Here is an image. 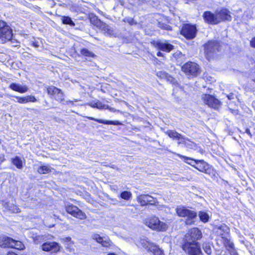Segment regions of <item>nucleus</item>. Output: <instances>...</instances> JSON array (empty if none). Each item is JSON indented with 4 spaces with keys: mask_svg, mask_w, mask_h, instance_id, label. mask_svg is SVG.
I'll return each instance as SVG.
<instances>
[{
    "mask_svg": "<svg viewBox=\"0 0 255 255\" xmlns=\"http://www.w3.org/2000/svg\"><path fill=\"white\" fill-rule=\"evenodd\" d=\"M145 225L152 230L158 232H165L168 228V225L166 223L160 221L155 216L147 218L144 221Z\"/></svg>",
    "mask_w": 255,
    "mask_h": 255,
    "instance_id": "nucleus-1",
    "label": "nucleus"
},
{
    "mask_svg": "<svg viewBox=\"0 0 255 255\" xmlns=\"http://www.w3.org/2000/svg\"><path fill=\"white\" fill-rule=\"evenodd\" d=\"M176 211L179 216L186 218L185 221L186 224L191 225L195 222L197 213L195 211L182 206L177 207Z\"/></svg>",
    "mask_w": 255,
    "mask_h": 255,
    "instance_id": "nucleus-2",
    "label": "nucleus"
},
{
    "mask_svg": "<svg viewBox=\"0 0 255 255\" xmlns=\"http://www.w3.org/2000/svg\"><path fill=\"white\" fill-rule=\"evenodd\" d=\"M183 250L189 255H202L199 244L198 242H190V239L187 238V242L182 246Z\"/></svg>",
    "mask_w": 255,
    "mask_h": 255,
    "instance_id": "nucleus-3",
    "label": "nucleus"
},
{
    "mask_svg": "<svg viewBox=\"0 0 255 255\" xmlns=\"http://www.w3.org/2000/svg\"><path fill=\"white\" fill-rule=\"evenodd\" d=\"M220 48L219 43L216 41H209L204 45L206 57L209 60L212 59L214 54L219 51Z\"/></svg>",
    "mask_w": 255,
    "mask_h": 255,
    "instance_id": "nucleus-4",
    "label": "nucleus"
},
{
    "mask_svg": "<svg viewBox=\"0 0 255 255\" xmlns=\"http://www.w3.org/2000/svg\"><path fill=\"white\" fill-rule=\"evenodd\" d=\"M13 34L10 27L5 22L0 21V39L3 42H5L12 39Z\"/></svg>",
    "mask_w": 255,
    "mask_h": 255,
    "instance_id": "nucleus-5",
    "label": "nucleus"
},
{
    "mask_svg": "<svg viewBox=\"0 0 255 255\" xmlns=\"http://www.w3.org/2000/svg\"><path fill=\"white\" fill-rule=\"evenodd\" d=\"M196 31L195 25L186 24L182 27L181 33L187 39H191L195 37Z\"/></svg>",
    "mask_w": 255,
    "mask_h": 255,
    "instance_id": "nucleus-6",
    "label": "nucleus"
},
{
    "mask_svg": "<svg viewBox=\"0 0 255 255\" xmlns=\"http://www.w3.org/2000/svg\"><path fill=\"white\" fill-rule=\"evenodd\" d=\"M65 209L68 213L77 218L81 220L86 218V214L75 205L72 204L67 205L66 206Z\"/></svg>",
    "mask_w": 255,
    "mask_h": 255,
    "instance_id": "nucleus-7",
    "label": "nucleus"
},
{
    "mask_svg": "<svg viewBox=\"0 0 255 255\" xmlns=\"http://www.w3.org/2000/svg\"><path fill=\"white\" fill-rule=\"evenodd\" d=\"M202 100L209 107L214 109L218 108L221 104L219 100L215 97L208 94H203L202 96Z\"/></svg>",
    "mask_w": 255,
    "mask_h": 255,
    "instance_id": "nucleus-8",
    "label": "nucleus"
},
{
    "mask_svg": "<svg viewBox=\"0 0 255 255\" xmlns=\"http://www.w3.org/2000/svg\"><path fill=\"white\" fill-rule=\"evenodd\" d=\"M151 44L155 48L166 52H169L173 49V46L166 40L153 41Z\"/></svg>",
    "mask_w": 255,
    "mask_h": 255,
    "instance_id": "nucleus-9",
    "label": "nucleus"
},
{
    "mask_svg": "<svg viewBox=\"0 0 255 255\" xmlns=\"http://www.w3.org/2000/svg\"><path fill=\"white\" fill-rule=\"evenodd\" d=\"M182 69L187 75L195 76L198 72L199 68L196 63L190 62L185 64L182 67Z\"/></svg>",
    "mask_w": 255,
    "mask_h": 255,
    "instance_id": "nucleus-10",
    "label": "nucleus"
},
{
    "mask_svg": "<svg viewBox=\"0 0 255 255\" xmlns=\"http://www.w3.org/2000/svg\"><path fill=\"white\" fill-rule=\"evenodd\" d=\"M95 25L102 30L105 34L110 36H116L117 33L112 27H110L105 23L102 22L99 19H97Z\"/></svg>",
    "mask_w": 255,
    "mask_h": 255,
    "instance_id": "nucleus-11",
    "label": "nucleus"
},
{
    "mask_svg": "<svg viewBox=\"0 0 255 255\" xmlns=\"http://www.w3.org/2000/svg\"><path fill=\"white\" fill-rule=\"evenodd\" d=\"M61 248L60 245L55 242H46L41 246V249L45 252H50L51 253H58Z\"/></svg>",
    "mask_w": 255,
    "mask_h": 255,
    "instance_id": "nucleus-12",
    "label": "nucleus"
},
{
    "mask_svg": "<svg viewBox=\"0 0 255 255\" xmlns=\"http://www.w3.org/2000/svg\"><path fill=\"white\" fill-rule=\"evenodd\" d=\"M137 200L141 206H145L147 204L155 205L157 203V200L148 195H140L137 197Z\"/></svg>",
    "mask_w": 255,
    "mask_h": 255,
    "instance_id": "nucleus-13",
    "label": "nucleus"
},
{
    "mask_svg": "<svg viewBox=\"0 0 255 255\" xmlns=\"http://www.w3.org/2000/svg\"><path fill=\"white\" fill-rule=\"evenodd\" d=\"M202 237L201 231L197 228H193L189 230L188 233L185 236V241L187 242V238L190 239L191 242H197Z\"/></svg>",
    "mask_w": 255,
    "mask_h": 255,
    "instance_id": "nucleus-14",
    "label": "nucleus"
},
{
    "mask_svg": "<svg viewBox=\"0 0 255 255\" xmlns=\"http://www.w3.org/2000/svg\"><path fill=\"white\" fill-rule=\"evenodd\" d=\"M218 231H224V233H220V235L222 238L224 239V244L227 247L233 249L234 246L233 243L227 239L228 235L230 231L229 228L226 225H222L218 228Z\"/></svg>",
    "mask_w": 255,
    "mask_h": 255,
    "instance_id": "nucleus-15",
    "label": "nucleus"
},
{
    "mask_svg": "<svg viewBox=\"0 0 255 255\" xmlns=\"http://www.w3.org/2000/svg\"><path fill=\"white\" fill-rule=\"evenodd\" d=\"M218 23L223 20L230 21L232 17L230 15V12L226 8H223L221 10L216 11Z\"/></svg>",
    "mask_w": 255,
    "mask_h": 255,
    "instance_id": "nucleus-16",
    "label": "nucleus"
},
{
    "mask_svg": "<svg viewBox=\"0 0 255 255\" xmlns=\"http://www.w3.org/2000/svg\"><path fill=\"white\" fill-rule=\"evenodd\" d=\"M136 246L139 248H143L146 249L148 252L150 251V249L152 248L154 244L150 243L145 238H140L137 240L135 242Z\"/></svg>",
    "mask_w": 255,
    "mask_h": 255,
    "instance_id": "nucleus-17",
    "label": "nucleus"
},
{
    "mask_svg": "<svg viewBox=\"0 0 255 255\" xmlns=\"http://www.w3.org/2000/svg\"><path fill=\"white\" fill-rule=\"evenodd\" d=\"M203 17L205 21L208 23L212 24L218 23L216 12L214 14L211 11H206L203 14Z\"/></svg>",
    "mask_w": 255,
    "mask_h": 255,
    "instance_id": "nucleus-18",
    "label": "nucleus"
},
{
    "mask_svg": "<svg viewBox=\"0 0 255 255\" xmlns=\"http://www.w3.org/2000/svg\"><path fill=\"white\" fill-rule=\"evenodd\" d=\"M1 205L3 208V211L4 212H9L10 213H14L20 212L19 208L12 204H10L8 203L3 201H2Z\"/></svg>",
    "mask_w": 255,
    "mask_h": 255,
    "instance_id": "nucleus-19",
    "label": "nucleus"
},
{
    "mask_svg": "<svg viewBox=\"0 0 255 255\" xmlns=\"http://www.w3.org/2000/svg\"><path fill=\"white\" fill-rule=\"evenodd\" d=\"M194 167L201 172L208 173L209 165L203 160H197Z\"/></svg>",
    "mask_w": 255,
    "mask_h": 255,
    "instance_id": "nucleus-20",
    "label": "nucleus"
},
{
    "mask_svg": "<svg viewBox=\"0 0 255 255\" xmlns=\"http://www.w3.org/2000/svg\"><path fill=\"white\" fill-rule=\"evenodd\" d=\"M92 238L98 243H100L103 246L107 247L111 245V241L108 238L104 239L97 234H93Z\"/></svg>",
    "mask_w": 255,
    "mask_h": 255,
    "instance_id": "nucleus-21",
    "label": "nucleus"
},
{
    "mask_svg": "<svg viewBox=\"0 0 255 255\" xmlns=\"http://www.w3.org/2000/svg\"><path fill=\"white\" fill-rule=\"evenodd\" d=\"M13 239L6 236L0 237V247L2 248H11L12 246Z\"/></svg>",
    "mask_w": 255,
    "mask_h": 255,
    "instance_id": "nucleus-22",
    "label": "nucleus"
},
{
    "mask_svg": "<svg viewBox=\"0 0 255 255\" xmlns=\"http://www.w3.org/2000/svg\"><path fill=\"white\" fill-rule=\"evenodd\" d=\"M9 88L15 91L21 93H24L28 91V87L26 85H22L16 83H11L9 85Z\"/></svg>",
    "mask_w": 255,
    "mask_h": 255,
    "instance_id": "nucleus-23",
    "label": "nucleus"
},
{
    "mask_svg": "<svg viewBox=\"0 0 255 255\" xmlns=\"http://www.w3.org/2000/svg\"><path fill=\"white\" fill-rule=\"evenodd\" d=\"M17 99V102L20 104H24L28 103L29 102H34L36 101V99L34 96H28L26 97H15Z\"/></svg>",
    "mask_w": 255,
    "mask_h": 255,
    "instance_id": "nucleus-24",
    "label": "nucleus"
},
{
    "mask_svg": "<svg viewBox=\"0 0 255 255\" xmlns=\"http://www.w3.org/2000/svg\"><path fill=\"white\" fill-rule=\"evenodd\" d=\"M165 133L173 139L178 140L179 141H180L183 136L176 131L173 130H167L165 131Z\"/></svg>",
    "mask_w": 255,
    "mask_h": 255,
    "instance_id": "nucleus-25",
    "label": "nucleus"
},
{
    "mask_svg": "<svg viewBox=\"0 0 255 255\" xmlns=\"http://www.w3.org/2000/svg\"><path fill=\"white\" fill-rule=\"evenodd\" d=\"M90 120H94L100 124H104L106 125H118L119 122L118 121H105L101 119H96L92 117L88 118Z\"/></svg>",
    "mask_w": 255,
    "mask_h": 255,
    "instance_id": "nucleus-26",
    "label": "nucleus"
},
{
    "mask_svg": "<svg viewBox=\"0 0 255 255\" xmlns=\"http://www.w3.org/2000/svg\"><path fill=\"white\" fill-rule=\"evenodd\" d=\"M12 162L18 169H21L23 167V161L21 158L18 156L12 159Z\"/></svg>",
    "mask_w": 255,
    "mask_h": 255,
    "instance_id": "nucleus-27",
    "label": "nucleus"
},
{
    "mask_svg": "<svg viewBox=\"0 0 255 255\" xmlns=\"http://www.w3.org/2000/svg\"><path fill=\"white\" fill-rule=\"evenodd\" d=\"M149 252L152 253L153 255H164L163 251L154 244Z\"/></svg>",
    "mask_w": 255,
    "mask_h": 255,
    "instance_id": "nucleus-28",
    "label": "nucleus"
},
{
    "mask_svg": "<svg viewBox=\"0 0 255 255\" xmlns=\"http://www.w3.org/2000/svg\"><path fill=\"white\" fill-rule=\"evenodd\" d=\"M178 144H183L185 145L186 146L192 147L193 146L194 143L190 141L189 139L186 138L184 136H182L180 141H178Z\"/></svg>",
    "mask_w": 255,
    "mask_h": 255,
    "instance_id": "nucleus-29",
    "label": "nucleus"
},
{
    "mask_svg": "<svg viewBox=\"0 0 255 255\" xmlns=\"http://www.w3.org/2000/svg\"><path fill=\"white\" fill-rule=\"evenodd\" d=\"M59 89L54 86H51L47 88V91L49 95L52 96L54 98L57 94L59 92Z\"/></svg>",
    "mask_w": 255,
    "mask_h": 255,
    "instance_id": "nucleus-30",
    "label": "nucleus"
},
{
    "mask_svg": "<svg viewBox=\"0 0 255 255\" xmlns=\"http://www.w3.org/2000/svg\"><path fill=\"white\" fill-rule=\"evenodd\" d=\"M97 109L99 110H104V109H108L110 111L114 112V109L110 107L108 105L103 104L102 102H101L100 101H97Z\"/></svg>",
    "mask_w": 255,
    "mask_h": 255,
    "instance_id": "nucleus-31",
    "label": "nucleus"
},
{
    "mask_svg": "<svg viewBox=\"0 0 255 255\" xmlns=\"http://www.w3.org/2000/svg\"><path fill=\"white\" fill-rule=\"evenodd\" d=\"M11 248H14L18 250H22L24 249V245L20 241L13 240V243H12Z\"/></svg>",
    "mask_w": 255,
    "mask_h": 255,
    "instance_id": "nucleus-32",
    "label": "nucleus"
},
{
    "mask_svg": "<svg viewBox=\"0 0 255 255\" xmlns=\"http://www.w3.org/2000/svg\"><path fill=\"white\" fill-rule=\"evenodd\" d=\"M37 171L40 174H47L51 172V168L47 165L41 166L37 169Z\"/></svg>",
    "mask_w": 255,
    "mask_h": 255,
    "instance_id": "nucleus-33",
    "label": "nucleus"
},
{
    "mask_svg": "<svg viewBox=\"0 0 255 255\" xmlns=\"http://www.w3.org/2000/svg\"><path fill=\"white\" fill-rule=\"evenodd\" d=\"M120 197L126 200H129L132 197L131 193L129 191H123L120 194Z\"/></svg>",
    "mask_w": 255,
    "mask_h": 255,
    "instance_id": "nucleus-34",
    "label": "nucleus"
},
{
    "mask_svg": "<svg viewBox=\"0 0 255 255\" xmlns=\"http://www.w3.org/2000/svg\"><path fill=\"white\" fill-rule=\"evenodd\" d=\"M199 217L201 221L204 223L207 222L209 218L208 214L206 212L202 211L199 212Z\"/></svg>",
    "mask_w": 255,
    "mask_h": 255,
    "instance_id": "nucleus-35",
    "label": "nucleus"
},
{
    "mask_svg": "<svg viewBox=\"0 0 255 255\" xmlns=\"http://www.w3.org/2000/svg\"><path fill=\"white\" fill-rule=\"evenodd\" d=\"M81 53L82 55L86 57H94L95 56V55L92 52L86 48L81 49Z\"/></svg>",
    "mask_w": 255,
    "mask_h": 255,
    "instance_id": "nucleus-36",
    "label": "nucleus"
},
{
    "mask_svg": "<svg viewBox=\"0 0 255 255\" xmlns=\"http://www.w3.org/2000/svg\"><path fill=\"white\" fill-rule=\"evenodd\" d=\"M177 155L180 157H182V158L185 159L186 163L192 165L193 167L194 166V165L197 161V160H194L191 158L186 157L182 156L179 154H177Z\"/></svg>",
    "mask_w": 255,
    "mask_h": 255,
    "instance_id": "nucleus-37",
    "label": "nucleus"
},
{
    "mask_svg": "<svg viewBox=\"0 0 255 255\" xmlns=\"http://www.w3.org/2000/svg\"><path fill=\"white\" fill-rule=\"evenodd\" d=\"M157 75L158 77H160L162 78H165L168 81H172L173 80V78L169 75H168L166 73L163 72H159L157 73Z\"/></svg>",
    "mask_w": 255,
    "mask_h": 255,
    "instance_id": "nucleus-38",
    "label": "nucleus"
},
{
    "mask_svg": "<svg viewBox=\"0 0 255 255\" xmlns=\"http://www.w3.org/2000/svg\"><path fill=\"white\" fill-rule=\"evenodd\" d=\"M203 249L205 252L208 255H211L212 253V250L210 246L208 243H204L203 244Z\"/></svg>",
    "mask_w": 255,
    "mask_h": 255,
    "instance_id": "nucleus-39",
    "label": "nucleus"
},
{
    "mask_svg": "<svg viewBox=\"0 0 255 255\" xmlns=\"http://www.w3.org/2000/svg\"><path fill=\"white\" fill-rule=\"evenodd\" d=\"M62 21L64 24H69L72 26H74L75 25L73 21L72 20L71 18L68 16H64L62 19Z\"/></svg>",
    "mask_w": 255,
    "mask_h": 255,
    "instance_id": "nucleus-40",
    "label": "nucleus"
},
{
    "mask_svg": "<svg viewBox=\"0 0 255 255\" xmlns=\"http://www.w3.org/2000/svg\"><path fill=\"white\" fill-rule=\"evenodd\" d=\"M32 239L34 243L38 244L43 241V237L42 236L35 235L32 237Z\"/></svg>",
    "mask_w": 255,
    "mask_h": 255,
    "instance_id": "nucleus-41",
    "label": "nucleus"
},
{
    "mask_svg": "<svg viewBox=\"0 0 255 255\" xmlns=\"http://www.w3.org/2000/svg\"><path fill=\"white\" fill-rule=\"evenodd\" d=\"M55 99L59 102H62L64 100V95L62 91L60 89L59 92L54 97Z\"/></svg>",
    "mask_w": 255,
    "mask_h": 255,
    "instance_id": "nucleus-42",
    "label": "nucleus"
},
{
    "mask_svg": "<svg viewBox=\"0 0 255 255\" xmlns=\"http://www.w3.org/2000/svg\"><path fill=\"white\" fill-rule=\"evenodd\" d=\"M62 240L63 241V242L64 243H66V244L65 245L67 246H69L71 244L73 243L71 241V239L70 237L65 238L64 239H62Z\"/></svg>",
    "mask_w": 255,
    "mask_h": 255,
    "instance_id": "nucleus-43",
    "label": "nucleus"
},
{
    "mask_svg": "<svg viewBox=\"0 0 255 255\" xmlns=\"http://www.w3.org/2000/svg\"><path fill=\"white\" fill-rule=\"evenodd\" d=\"M97 101L98 100H95V101H91V102H89L88 104V105L89 106H90V107H92V108H96V107H97Z\"/></svg>",
    "mask_w": 255,
    "mask_h": 255,
    "instance_id": "nucleus-44",
    "label": "nucleus"
},
{
    "mask_svg": "<svg viewBox=\"0 0 255 255\" xmlns=\"http://www.w3.org/2000/svg\"><path fill=\"white\" fill-rule=\"evenodd\" d=\"M250 45L252 47L255 48V37H253L250 41Z\"/></svg>",
    "mask_w": 255,
    "mask_h": 255,
    "instance_id": "nucleus-45",
    "label": "nucleus"
},
{
    "mask_svg": "<svg viewBox=\"0 0 255 255\" xmlns=\"http://www.w3.org/2000/svg\"><path fill=\"white\" fill-rule=\"evenodd\" d=\"M227 97H228V98L229 100L233 99H234V95H233V94H230L229 95H228Z\"/></svg>",
    "mask_w": 255,
    "mask_h": 255,
    "instance_id": "nucleus-46",
    "label": "nucleus"
},
{
    "mask_svg": "<svg viewBox=\"0 0 255 255\" xmlns=\"http://www.w3.org/2000/svg\"><path fill=\"white\" fill-rule=\"evenodd\" d=\"M162 28L167 30H171L170 26L168 25H165V26H163Z\"/></svg>",
    "mask_w": 255,
    "mask_h": 255,
    "instance_id": "nucleus-47",
    "label": "nucleus"
},
{
    "mask_svg": "<svg viewBox=\"0 0 255 255\" xmlns=\"http://www.w3.org/2000/svg\"><path fill=\"white\" fill-rule=\"evenodd\" d=\"M32 44H33V46H34L35 47H38L39 46L38 42H33Z\"/></svg>",
    "mask_w": 255,
    "mask_h": 255,
    "instance_id": "nucleus-48",
    "label": "nucleus"
},
{
    "mask_svg": "<svg viewBox=\"0 0 255 255\" xmlns=\"http://www.w3.org/2000/svg\"><path fill=\"white\" fill-rule=\"evenodd\" d=\"M157 56H163V54L160 51L157 53Z\"/></svg>",
    "mask_w": 255,
    "mask_h": 255,
    "instance_id": "nucleus-49",
    "label": "nucleus"
},
{
    "mask_svg": "<svg viewBox=\"0 0 255 255\" xmlns=\"http://www.w3.org/2000/svg\"><path fill=\"white\" fill-rule=\"evenodd\" d=\"M138 0V2L139 3V4H141L144 1V0Z\"/></svg>",
    "mask_w": 255,
    "mask_h": 255,
    "instance_id": "nucleus-50",
    "label": "nucleus"
},
{
    "mask_svg": "<svg viewBox=\"0 0 255 255\" xmlns=\"http://www.w3.org/2000/svg\"><path fill=\"white\" fill-rule=\"evenodd\" d=\"M246 132H247V133H248L249 135H251V132H250V131L249 129H247L246 130Z\"/></svg>",
    "mask_w": 255,
    "mask_h": 255,
    "instance_id": "nucleus-51",
    "label": "nucleus"
},
{
    "mask_svg": "<svg viewBox=\"0 0 255 255\" xmlns=\"http://www.w3.org/2000/svg\"><path fill=\"white\" fill-rule=\"evenodd\" d=\"M128 22H129L130 24H133V19H131L130 21H128Z\"/></svg>",
    "mask_w": 255,
    "mask_h": 255,
    "instance_id": "nucleus-52",
    "label": "nucleus"
},
{
    "mask_svg": "<svg viewBox=\"0 0 255 255\" xmlns=\"http://www.w3.org/2000/svg\"><path fill=\"white\" fill-rule=\"evenodd\" d=\"M107 255H116L114 253H110V254H108Z\"/></svg>",
    "mask_w": 255,
    "mask_h": 255,
    "instance_id": "nucleus-53",
    "label": "nucleus"
},
{
    "mask_svg": "<svg viewBox=\"0 0 255 255\" xmlns=\"http://www.w3.org/2000/svg\"><path fill=\"white\" fill-rule=\"evenodd\" d=\"M67 102L68 103V101H67ZM68 102H69V103H71V104H73V101H68Z\"/></svg>",
    "mask_w": 255,
    "mask_h": 255,
    "instance_id": "nucleus-54",
    "label": "nucleus"
},
{
    "mask_svg": "<svg viewBox=\"0 0 255 255\" xmlns=\"http://www.w3.org/2000/svg\"><path fill=\"white\" fill-rule=\"evenodd\" d=\"M112 168H114L115 167H114V165H113L112 166H111Z\"/></svg>",
    "mask_w": 255,
    "mask_h": 255,
    "instance_id": "nucleus-55",
    "label": "nucleus"
}]
</instances>
